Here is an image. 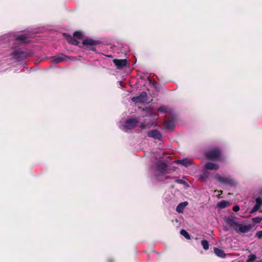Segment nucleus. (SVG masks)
I'll use <instances>...</instances> for the list:
<instances>
[{"label": "nucleus", "instance_id": "obj_29", "mask_svg": "<svg viewBox=\"0 0 262 262\" xmlns=\"http://www.w3.org/2000/svg\"><path fill=\"white\" fill-rule=\"evenodd\" d=\"M262 220V217H255L253 219V221L255 223H260Z\"/></svg>", "mask_w": 262, "mask_h": 262}, {"label": "nucleus", "instance_id": "obj_16", "mask_svg": "<svg viewBox=\"0 0 262 262\" xmlns=\"http://www.w3.org/2000/svg\"><path fill=\"white\" fill-rule=\"evenodd\" d=\"M230 203L229 202L226 201L225 200H222L217 203V207L223 209L228 207Z\"/></svg>", "mask_w": 262, "mask_h": 262}, {"label": "nucleus", "instance_id": "obj_22", "mask_svg": "<svg viewBox=\"0 0 262 262\" xmlns=\"http://www.w3.org/2000/svg\"><path fill=\"white\" fill-rule=\"evenodd\" d=\"M201 245L204 250H207L209 249L208 242L206 239H203L201 241Z\"/></svg>", "mask_w": 262, "mask_h": 262}, {"label": "nucleus", "instance_id": "obj_23", "mask_svg": "<svg viewBox=\"0 0 262 262\" xmlns=\"http://www.w3.org/2000/svg\"><path fill=\"white\" fill-rule=\"evenodd\" d=\"M180 233L182 235L184 236L186 239H190V236L188 233L185 230L182 229L180 231Z\"/></svg>", "mask_w": 262, "mask_h": 262}, {"label": "nucleus", "instance_id": "obj_31", "mask_svg": "<svg viewBox=\"0 0 262 262\" xmlns=\"http://www.w3.org/2000/svg\"><path fill=\"white\" fill-rule=\"evenodd\" d=\"M256 237H258V238H260L262 237V231H259L256 232Z\"/></svg>", "mask_w": 262, "mask_h": 262}, {"label": "nucleus", "instance_id": "obj_2", "mask_svg": "<svg viewBox=\"0 0 262 262\" xmlns=\"http://www.w3.org/2000/svg\"><path fill=\"white\" fill-rule=\"evenodd\" d=\"M205 156L208 160L221 161L223 160L221 151L219 148H215L206 151L205 153Z\"/></svg>", "mask_w": 262, "mask_h": 262}, {"label": "nucleus", "instance_id": "obj_5", "mask_svg": "<svg viewBox=\"0 0 262 262\" xmlns=\"http://www.w3.org/2000/svg\"><path fill=\"white\" fill-rule=\"evenodd\" d=\"M152 168L160 173V175L156 176L157 179L159 181L163 180V179L161 178V175L164 176L169 173L166 163L160 160L157 161Z\"/></svg>", "mask_w": 262, "mask_h": 262}, {"label": "nucleus", "instance_id": "obj_33", "mask_svg": "<svg viewBox=\"0 0 262 262\" xmlns=\"http://www.w3.org/2000/svg\"><path fill=\"white\" fill-rule=\"evenodd\" d=\"M239 210V207L238 205H235L233 208V210L235 212H237Z\"/></svg>", "mask_w": 262, "mask_h": 262}, {"label": "nucleus", "instance_id": "obj_12", "mask_svg": "<svg viewBox=\"0 0 262 262\" xmlns=\"http://www.w3.org/2000/svg\"><path fill=\"white\" fill-rule=\"evenodd\" d=\"M204 167L207 170H216L219 168V165L217 164L208 162L205 164Z\"/></svg>", "mask_w": 262, "mask_h": 262}, {"label": "nucleus", "instance_id": "obj_32", "mask_svg": "<svg viewBox=\"0 0 262 262\" xmlns=\"http://www.w3.org/2000/svg\"><path fill=\"white\" fill-rule=\"evenodd\" d=\"M148 116H158V114L157 113L152 114L150 110H148Z\"/></svg>", "mask_w": 262, "mask_h": 262}, {"label": "nucleus", "instance_id": "obj_3", "mask_svg": "<svg viewBox=\"0 0 262 262\" xmlns=\"http://www.w3.org/2000/svg\"><path fill=\"white\" fill-rule=\"evenodd\" d=\"M12 58L17 60H24L27 57L31 56V53L27 51L22 48L14 49L11 53Z\"/></svg>", "mask_w": 262, "mask_h": 262}, {"label": "nucleus", "instance_id": "obj_34", "mask_svg": "<svg viewBox=\"0 0 262 262\" xmlns=\"http://www.w3.org/2000/svg\"><path fill=\"white\" fill-rule=\"evenodd\" d=\"M259 193L262 195V188L260 189Z\"/></svg>", "mask_w": 262, "mask_h": 262}, {"label": "nucleus", "instance_id": "obj_35", "mask_svg": "<svg viewBox=\"0 0 262 262\" xmlns=\"http://www.w3.org/2000/svg\"><path fill=\"white\" fill-rule=\"evenodd\" d=\"M224 229H225V231H226L228 230V228H226V227H225Z\"/></svg>", "mask_w": 262, "mask_h": 262}, {"label": "nucleus", "instance_id": "obj_27", "mask_svg": "<svg viewBox=\"0 0 262 262\" xmlns=\"http://www.w3.org/2000/svg\"><path fill=\"white\" fill-rule=\"evenodd\" d=\"M256 259V256L253 254H250L249 255L247 262H251L252 261H254Z\"/></svg>", "mask_w": 262, "mask_h": 262}, {"label": "nucleus", "instance_id": "obj_4", "mask_svg": "<svg viewBox=\"0 0 262 262\" xmlns=\"http://www.w3.org/2000/svg\"><path fill=\"white\" fill-rule=\"evenodd\" d=\"M139 122L138 118L128 119L123 122L119 123V127L125 132H128L134 128Z\"/></svg>", "mask_w": 262, "mask_h": 262}, {"label": "nucleus", "instance_id": "obj_18", "mask_svg": "<svg viewBox=\"0 0 262 262\" xmlns=\"http://www.w3.org/2000/svg\"><path fill=\"white\" fill-rule=\"evenodd\" d=\"M67 41L72 45H78L79 41L77 40L76 39H75L73 37L71 36L68 35L67 37Z\"/></svg>", "mask_w": 262, "mask_h": 262}, {"label": "nucleus", "instance_id": "obj_1", "mask_svg": "<svg viewBox=\"0 0 262 262\" xmlns=\"http://www.w3.org/2000/svg\"><path fill=\"white\" fill-rule=\"evenodd\" d=\"M226 223L238 233H245L248 232L252 228V225L245 222L239 223L234 219L228 217L225 219Z\"/></svg>", "mask_w": 262, "mask_h": 262}, {"label": "nucleus", "instance_id": "obj_7", "mask_svg": "<svg viewBox=\"0 0 262 262\" xmlns=\"http://www.w3.org/2000/svg\"><path fill=\"white\" fill-rule=\"evenodd\" d=\"M147 136L154 139L161 141L162 139L161 133L157 129H152L147 133Z\"/></svg>", "mask_w": 262, "mask_h": 262}, {"label": "nucleus", "instance_id": "obj_6", "mask_svg": "<svg viewBox=\"0 0 262 262\" xmlns=\"http://www.w3.org/2000/svg\"><path fill=\"white\" fill-rule=\"evenodd\" d=\"M216 179L220 183L230 187H235L238 184L237 180L230 176H221L216 175Z\"/></svg>", "mask_w": 262, "mask_h": 262}, {"label": "nucleus", "instance_id": "obj_9", "mask_svg": "<svg viewBox=\"0 0 262 262\" xmlns=\"http://www.w3.org/2000/svg\"><path fill=\"white\" fill-rule=\"evenodd\" d=\"M82 44L84 46H88L91 50L95 51V46L97 44V41L92 39L86 38L83 40Z\"/></svg>", "mask_w": 262, "mask_h": 262}, {"label": "nucleus", "instance_id": "obj_11", "mask_svg": "<svg viewBox=\"0 0 262 262\" xmlns=\"http://www.w3.org/2000/svg\"><path fill=\"white\" fill-rule=\"evenodd\" d=\"M113 62L118 69H121L127 66L126 59H114Z\"/></svg>", "mask_w": 262, "mask_h": 262}, {"label": "nucleus", "instance_id": "obj_15", "mask_svg": "<svg viewBox=\"0 0 262 262\" xmlns=\"http://www.w3.org/2000/svg\"><path fill=\"white\" fill-rule=\"evenodd\" d=\"M177 164H181L185 167H187L191 165L192 162L191 160H187V159H183L182 160H178L176 161Z\"/></svg>", "mask_w": 262, "mask_h": 262}, {"label": "nucleus", "instance_id": "obj_21", "mask_svg": "<svg viewBox=\"0 0 262 262\" xmlns=\"http://www.w3.org/2000/svg\"><path fill=\"white\" fill-rule=\"evenodd\" d=\"M210 172L207 170H204L202 174L200 176V178L204 180H207L210 176Z\"/></svg>", "mask_w": 262, "mask_h": 262}, {"label": "nucleus", "instance_id": "obj_24", "mask_svg": "<svg viewBox=\"0 0 262 262\" xmlns=\"http://www.w3.org/2000/svg\"><path fill=\"white\" fill-rule=\"evenodd\" d=\"M73 36L75 38L80 39L83 37V33L80 31H76L74 33Z\"/></svg>", "mask_w": 262, "mask_h": 262}, {"label": "nucleus", "instance_id": "obj_25", "mask_svg": "<svg viewBox=\"0 0 262 262\" xmlns=\"http://www.w3.org/2000/svg\"><path fill=\"white\" fill-rule=\"evenodd\" d=\"M158 111L161 113H165L167 112H169V110L168 107L166 106H161L158 108Z\"/></svg>", "mask_w": 262, "mask_h": 262}, {"label": "nucleus", "instance_id": "obj_26", "mask_svg": "<svg viewBox=\"0 0 262 262\" xmlns=\"http://www.w3.org/2000/svg\"><path fill=\"white\" fill-rule=\"evenodd\" d=\"M256 204L255 205H258V207H260L262 205V199L261 198L258 197L255 200Z\"/></svg>", "mask_w": 262, "mask_h": 262}, {"label": "nucleus", "instance_id": "obj_17", "mask_svg": "<svg viewBox=\"0 0 262 262\" xmlns=\"http://www.w3.org/2000/svg\"><path fill=\"white\" fill-rule=\"evenodd\" d=\"M214 253L219 257H225V253L223 250L217 248H214Z\"/></svg>", "mask_w": 262, "mask_h": 262}, {"label": "nucleus", "instance_id": "obj_30", "mask_svg": "<svg viewBox=\"0 0 262 262\" xmlns=\"http://www.w3.org/2000/svg\"><path fill=\"white\" fill-rule=\"evenodd\" d=\"M260 208L258 207V205H254V206L253 207V208L251 209V210L250 211V213H253L256 211H257Z\"/></svg>", "mask_w": 262, "mask_h": 262}, {"label": "nucleus", "instance_id": "obj_13", "mask_svg": "<svg viewBox=\"0 0 262 262\" xmlns=\"http://www.w3.org/2000/svg\"><path fill=\"white\" fill-rule=\"evenodd\" d=\"M16 39L17 41H20L22 43H26L29 41V39L27 34L17 35L16 37Z\"/></svg>", "mask_w": 262, "mask_h": 262}, {"label": "nucleus", "instance_id": "obj_10", "mask_svg": "<svg viewBox=\"0 0 262 262\" xmlns=\"http://www.w3.org/2000/svg\"><path fill=\"white\" fill-rule=\"evenodd\" d=\"M68 58V57L62 54L57 55L56 56L52 57L51 60L52 62L55 63H58L63 61L66 60Z\"/></svg>", "mask_w": 262, "mask_h": 262}, {"label": "nucleus", "instance_id": "obj_19", "mask_svg": "<svg viewBox=\"0 0 262 262\" xmlns=\"http://www.w3.org/2000/svg\"><path fill=\"white\" fill-rule=\"evenodd\" d=\"M156 123L155 122L149 123H147V124H145L144 122H142L140 124V127L141 129H145L147 128H149L152 126H156Z\"/></svg>", "mask_w": 262, "mask_h": 262}, {"label": "nucleus", "instance_id": "obj_28", "mask_svg": "<svg viewBox=\"0 0 262 262\" xmlns=\"http://www.w3.org/2000/svg\"><path fill=\"white\" fill-rule=\"evenodd\" d=\"M175 182L179 184L187 185V182L183 180H181V179H177V180H176Z\"/></svg>", "mask_w": 262, "mask_h": 262}, {"label": "nucleus", "instance_id": "obj_20", "mask_svg": "<svg viewBox=\"0 0 262 262\" xmlns=\"http://www.w3.org/2000/svg\"><path fill=\"white\" fill-rule=\"evenodd\" d=\"M164 126L167 129H173L174 127V123L173 121H169L165 123Z\"/></svg>", "mask_w": 262, "mask_h": 262}, {"label": "nucleus", "instance_id": "obj_14", "mask_svg": "<svg viewBox=\"0 0 262 262\" xmlns=\"http://www.w3.org/2000/svg\"><path fill=\"white\" fill-rule=\"evenodd\" d=\"M188 202L186 201L180 203L176 208L177 211L179 213H182L184 208L188 205Z\"/></svg>", "mask_w": 262, "mask_h": 262}, {"label": "nucleus", "instance_id": "obj_8", "mask_svg": "<svg viewBox=\"0 0 262 262\" xmlns=\"http://www.w3.org/2000/svg\"><path fill=\"white\" fill-rule=\"evenodd\" d=\"M147 100V93L145 92H142L139 96L134 97L132 100L136 103H143Z\"/></svg>", "mask_w": 262, "mask_h": 262}]
</instances>
